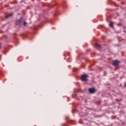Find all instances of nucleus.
I'll list each match as a JSON object with an SVG mask.
<instances>
[{"label": "nucleus", "mask_w": 126, "mask_h": 126, "mask_svg": "<svg viewBox=\"0 0 126 126\" xmlns=\"http://www.w3.org/2000/svg\"><path fill=\"white\" fill-rule=\"evenodd\" d=\"M119 63H120V62L118 60H115L113 62V64L115 66L119 65Z\"/></svg>", "instance_id": "7ed1b4c3"}, {"label": "nucleus", "mask_w": 126, "mask_h": 126, "mask_svg": "<svg viewBox=\"0 0 126 126\" xmlns=\"http://www.w3.org/2000/svg\"><path fill=\"white\" fill-rule=\"evenodd\" d=\"M11 16H12V13L7 15L5 17V18H9V17H11Z\"/></svg>", "instance_id": "39448f33"}, {"label": "nucleus", "mask_w": 126, "mask_h": 126, "mask_svg": "<svg viewBox=\"0 0 126 126\" xmlns=\"http://www.w3.org/2000/svg\"><path fill=\"white\" fill-rule=\"evenodd\" d=\"M27 25V23L26 22H24L23 24L24 26H26Z\"/></svg>", "instance_id": "6e6552de"}, {"label": "nucleus", "mask_w": 126, "mask_h": 126, "mask_svg": "<svg viewBox=\"0 0 126 126\" xmlns=\"http://www.w3.org/2000/svg\"><path fill=\"white\" fill-rule=\"evenodd\" d=\"M16 24L17 25L21 24V19H20V20H17L16 21Z\"/></svg>", "instance_id": "20e7f679"}, {"label": "nucleus", "mask_w": 126, "mask_h": 126, "mask_svg": "<svg viewBox=\"0 0 126 126\" xmlns=\"http://www.w3.org/2000/svg\"><path fill=\"white\" fill-rule=\"evenodd\" d=\"M95 46L96 47H98V48H101V45H100V44H98V43H96Z\"/></svg>", "instance_id": "0eeeda50"}, {"label": "nucleus", "mask_w": 126, "mask_h": 126, "mask_svg": "<svg viewBox=\"0 0 126 126\" xmlns=\"http://www.w3.org/2000/svg\"><path fill=\"white\" fill-rule=\"evenodd\" d=\"M89 92L91 94H93L96 92V90L94 88H91L89 89Z\"/></svg>", "instance_id": "f03ea898"}, {"label": "nucleus", "mask_w": 126, "mask_h": 126, "mask_svg": "<svg viewBox=\"0 0 126 126\" xmlns=\"http://www.w3.org/2000/svg\"><path fill=\"white\" fill-rule=\"evenodd\" d=\"M68 55H69V53H68Z\"/></svg>", "instance_id": "1a4fd4ad"}, {"label": "nucleus", "mask_w": 126, "mask_h": 126, "mask_svg": "<svg viewBox=\"0 0 126 126\" xmlns=\"http://www.w3.org/2000/svg\"><path fill=\"white\" fill-rule=\"evenodd\" d=\"M109 26L110 27H111V28L114 27V23H113V22H110L109 23Z\"/></svg>", "instance_id": "423d86ee"}, {"label": "nucleus", "mask_w": 126, "mask_h": 126, "mask_svg": "<svg viewBox=\"0 0 126 126\" xmlns=\"http://www.w3.org/2000/svg\"><path fill=\"white\" fill-rule=\"evenodd\" d=\"M88 76L86 74H83L81 75V80L82 81H87V78Z\"/></svg>", "instance_id": "f257e3e1"}]
</instances>
